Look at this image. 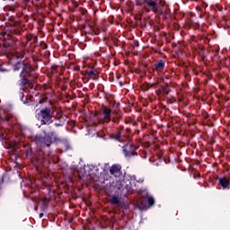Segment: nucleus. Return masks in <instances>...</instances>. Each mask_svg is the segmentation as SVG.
Masks as SVG:
<instances>
[{"instance_id":"7","label":"nucleus","mask_w":230,"mask_h":230,"mask_svg":"<svg viewBox=\"0 0 230 230\" xmlns=\"http://www.w3.org/2000/svg\"><path fill=\"white\" fill-rule=\"evenodd\" d=\"M21 23L19 22H14V26L11 27L9 31H6V35L11 39H17L21 35Z\"/></svg>"},{"instance_id":"9","label":"nucleus","mask_w":230,"mask_h":230,"mask_svg":"<svg viewBox=\"0 0 230 230\" xmlns=\"http://www.w3.org/2000/svg\"><path fill=\"white\" fill-rule=\"evenodd\" d=\"M157 13L159 15H163L164 19L168 20L170 17H172V11L170 10V7L168 5H161L158 7Z\"/></svg>"},{"instance_id":"12","label":"nucleus","mask_w":230,"mask_h":230,"mask_svg":"<svg viewBox=\"0 0 230 230\" xmlns=\"http://www.w3.org/2000/svg\"><path fill=\"white\" fill-rule=\"evenodd\" d=\"M111 175L114 177H121V165L119 164H113L110 169Z\"/></svg>"},{"instance_id":"21","label":"nucleus","mask_w":230,"mask_h":230,"mask_svg":"<svg viewBox=\"0 0 230 230\" xmlns=\"http://www.w3.org/2000/svg\"><path fill=\"white\" fill-rule=\"evenodd\" d=\"M111 139H114V141H121V130H119L116 132V134L111 135Z\"/></svg>"},{"instance_id":"28","label":"nucleus","mask_w":230,"mask_h":230,"mask_svg":"<svg viewBox=\"0 0 230 230\" xmlns=\"http://www.w3.org/2000/svg\"><path fill=\"white\" fill-rule=\"evenodd\" d=\"M0 71H1V73H8V69H6L3 66H0Z\"/></svg>"},{"instance_id":"1","label":"nucleus","mask_w":230,"mask_h":230,"mask_svg":"<svg viewBox=\"0 0 230 230\" xmlns=\"http://www.w3.org/2000/svg\"><path fill=\"white\" fill-rule=\"evenodd\" d=\"M33 141L37 146H42L43 148L47 146V148H49L55 141H60V139L58 138V136H57V132L53 130L49 133H45V136L36 134Z\"/></svg>"},{"instance_id":"19","label":"nucleus","mask_w":230,"mask_h":230,"mask_svg":"<svg viewBox=\"0 0 230 230\" xmlns=\"http://www.w3.org/2000/svg\"><path fill=\"white\" fill-rule=\"evenodd\" d=\"M121 119H123V114L116 113V115L112 117L111 121L112 123H116L117 125H119V121H121Z\"/></svg>"},{"instance_id":"24","label":"nucleus","mask_w":230,"mask_h":230,"mask_svg":"<svg viewBox=\"0 0 230 230\" xmlns=\"http://www.w3.org/2000/svg\"><path fill=\"white\" fill-rule=\"evenodd\" d=\"M49 208V203L41 201V211H46Z\"/></svg>"},{"instance_id":"30","label":"nucleus","mask_w":230,"mask_h":230,"mask_svg":"<svg viewBox=\"0 0 230 230\" xmlns=\"http://www.w3.org/2000/svg\"><path fill=\"white\" fill-rule=\"evenodd\" d=\"M218 51L216 52L215 57L220 60V56L217 55Z\"/></svg>"},{"instance_id":"8","label":"nucleus","mask_w":230,"mask_h":230,"mask_svg":"<svg viewBox=\"0 0 230 230\" xmlns=\"http://www.w3.org/2000/svg\"><path fill=\"white\" fill-rule=\"evenodd\" d=\"M33 80L32 75H23L20 74V80L18 81V85L20 87H27L30 84V82Z\"/></svg>"},{"instance_id":"4","label":"nucleus","mask_w":230,"mask_h":230,"mask_svg":"<svg viewBox=\"0 0 230 230\" xmlns=\"http://www.w3.org/2000/svg\"><path fill=\"white\" fill-rule=\"evenodd\" d=\"M139 4L147 13H149V12L157 13V12H159V6H161V3L155 0H139Z\"/></svg>"},{"instance_id":"3","label":"nucleus","mask_w":230,"mask_h":230,"mask_svg":"<svg viewBox=\"0 0 230 230\" xmlns=\"http://www.w3.org/2000/svg\"><path fill=\"white\" fill-rule=\"evenodd\" d=\"M53 113L51 112V107H45L39 111L36 114V119L40 121V125H51L55 122L53 119Z\"/></svg>"},{"instance_id":"13","label":"nucleus","mask_w":230,"mask_h":230,"mask_svg":"<svg viewBox=\"0 0 230 230\" xmlns=\"http://www.w3.org/2000/svg\"><path fill=\"white\" fill-rule=\"evenodd\" d=\"M218 181H219V185L221 186L222 190H230L229 179H227V177L219 178Z\"/></svg>"},{"instance_id":"17","label":"nucleus","mask_w":230,"mask_h":230,"mask_svg":"<svg viewBox=\"0 0 230 230\" xmlns=\"http://www.w3.org/2000/svg\"><path fill=\"white\" fill-rule=\"evenodd\" d=\"M122 152L125 155V157H132V155H137V153L136 151H130L128 150V147H123Z\"/></svg>"},{"instance_id":"2","label":"nucleus","mask_w":230,"mask_h":230,"mask_svg":"<svg viewBox=\"0 0 230 230\" xmlns=\"http://www.w3.org/2000/svg\"><path fill=\"white\" fill-rule=\"evenodd\" d=\"M25 155L27 159H30L31 161L32 164H50L51 162L46 155H44V152L37 149H33L31 147H29L25 150Z\"/></svg>"},{"instance_id":"35","label":"nucleus","mask_w":230,"mask_h":230,"mask_svg":"<svg viewBox=\"0 0 230 230\" xmlns=\"http://www.w3.org/2000/svg\"><path fill=\"white\" fill-rule=\"evenodd\" d=\"M148 89H150L148 86H146V88L144 89V91H148Z\"/></svg>"},{"instance_id":"31","label":"nucleus","mask_w":230,"mask_h":230,"mask_svg":"<svg viewBox=\"0 0 230 230\" xmlns=\"http://www.w3.org/2000/svg\"><path fill=\"white\" fill-rule=\"evenodd\" d=\"M43 49H48V44L44 43Z\"/></svg>"},{"instance_id":"16","label":"nucleus","mask_w":230,"mask_h":230,"mask_svg":"<svg viewBox=\"0 0 230 230\" xmlns=\"http://www.w3.org/2000/svg\"><path fill=\"white\" fill-rule=\"evenodd\" d=\"M100 73L97 70H90L86 71V75L90 78V80H98V75Z\"/></svg>"},{"instance_id":"20","label":"nucleus","mask_w":230,"mask_h":230,"mask_svg":"<svg viewBox=\"0 0 230 230\" xmlns=\"http://www.w3.org/2000/svg\"><path fill=\"white\" fill-rule=\"evenodd\" d=\"M13 118V114L12 113H7L4 116L0 115V119H2V121H12Z\"/></svg>"},{"instance_id":"22","label":"nucleus","mask_w":230,"mask_h":230,"mask_svg":"<svg viewBox=\"0 0 230 230\" xmlns=\"http://www.w3.org/2000/svg\"><path fill=\"white\" fill-rule=\"evenodd\" d=\"M145 198L147 199V204L149 207H152L154 206V204H155V200L154 199L153 197L146 195Z\"/></svg>"},{"instance_id":"27","label":"nucleus","mask_w":230,"mask_h":230,"mask_svg":"<svg viewBox=\"0 0 230 230\" xmlns=\"http://www.w3.org/2000/svg\"><path fill=\"white\" fill-rule=\"evenodd\" d=\"M72 70L75 71V72L80 71V66H74L72 67Z\"/></svg>"},{"instance_id":"32","label":"nucleus","mask_w":230,"mask_h":230,"mask_svg":"<svg viewBox=\"0 0 230 230\" xmlns=\"http://www.w3.org/2000/svg\"><path fill=\"white\" fill-rule=\"evenodd\" d=\"M11 12H15V7H10Z\"/></svg>"},{"instance_id":"10","label":"nucleus","mask_w":230,"mask_h":230,"mask_svg":"<svg viewBox=\"0 0 230 230\" xmlns=\"http://www.w3.org/2000/svg\"><path fill=\"white\" fill-rule=\"evenodd\" d=\"M35 67L30 62H23L20 75H31Z\"/></svg>"},{"instance_id":"23","label":"nucleus","mask_w":230,"mask_h":230,"mask_svg":"<svg viewBox=\"0 0 230 230\" xmlns=\"http://www.w3.org/2000/svg\"><path fill=\"white\" fill-rule=\"evenodd\" d=\"M22 64L23 62H17L14 64L13 66V71H19L20 69H22Z\"/></svg>"},{"instance_id":"15","label":"nucleus","mask_w":230,"mask_h":230,"mask_svg":"<svg viewBox=\"0 0 230 230\" xmlns=\"http://www.w3.org/2000/svg\"><path fill=\"white\" fill-rule=\"evenodd\" d=\"M37 40H39V39L33 35V34H28L26 36V41L23 43L24 46H28V44H35V42H37Z\"/></svg>"},{"instance_id":"25","label":"nucleus","mask_w":230,"mask_h":230,"mask_svg":"<svg viewBox=\"0 0 230 230\" xmlns=\"http://www.w3.org/2000/svg\"><path fill=\"white\" fill-rule=\"evenodd\" d=\"M162 90H165V91H163V94H164V96H168L171 93V89H166L165 87L162 88Z\"/></svg>"},{"instance_id":"38","label":"nucleus","mask_w":230,"mask_h":230,"mask_svg":"<svg viewBox=\"0 0 230 230\" xmlns=\"http://www.w3.org/2000/svg\"><path fill=\"white\" fill-rule=\"evenodd\" d=\"M121 130H123V127H121Z\"/></svg>"},{"instance_id":"34","label":"nucleus","mask_w":230,"mask_h":230,"mask_svg":"<svg viewBox=\"0 0 230 230\" xmlns=\"http://www.w3.org/2000/svg\"><path fill=\"white\" fill-rule=\"evenodd\" d=\"M100 139H102V141L106 140L105 137H100Z\"/></svg>"},{"instance_id":"33","label":"nucleus","mask_w":230,"mask_h":230,"mask_svg":"<svg viewBox=\"0 0 230 230\" xmlns=\"http://www.w3.org/2000/svg\"><path fill=\"white\" fill-rule=\"evenodd\" d=\"M40 218H42V217H44V213H40Z\"/></svg>"},{"instance_id":"37","label":"nucleus","mask_w":230,"mask_h":230,"mask_svg":"<svg viewBox=\"0 0 230 230\" xmlns=\"http://www.w3.org/2000/svg\"><path fill=\"white\" fill-rule=\"evenodd\" d=\"M46 55H48V57H49V51H47V52H46Z\"/></svg>"},{"instance_id":"6","label":"nucleus","mask_w":230,"mask_h":230,"mask_svg":"<svg viewBox=\"0 0 230 230\" xmlns=\"http://www.w3.org/2000/svg\"><path fill=\"white\" fill-rule=\"evenodd\" d=\"M53 119L55 121L54 127H64L66 125V117L61 111H57L55 115H53Z\"/></svg>"},{"instance_id":"39","label":"nucleus","mask_w":230,"mask_h":230,"mask_svg":"<svg viewBox=\"0 0 230 230\" xmlns=\"http://www.w3.org/2000/svg\"><path fill=\"white\" fill-rule=\"evenodd\" d=\"M35 1H40V0H35Z\"/></svg>"},{"instance_id":"36","label":"nucleus","mask_w":230,"mask_h":230,"mask_svg":"<svg viewBox=\"0 0 230 230\" xmlns=\"http://www.w3.org/2000/svg\"><path fill=\"white\" fill-rule=\"evenodd\" d=\"M9 21L13 22V21H14V18H13V17H11V18L9 19Z\"/></svg>"},{"instance_id":"11","label":"nucleus","mask_w":230,"mask_h":230,"mask_svg":"<svg viewBox=\"0 0 230 230\" xmlns=\"http://www.w3.org/2000/svg\"><path fill=\"white\" fill-rule=\"evenodd\" d=\"M164 67H166V62L163 59H159L154 64V69L156 73H163V71H164Z\"/></svg>"},{"instance_id":"29","label":"nucleus","mask_w":230,"mask_h":230,"mask_svg":"<svg viewBox=\"0 0 230 230\" xmlns=\"http://www.w3.org/2000/svg\"><path fill=\"white\" fill-rule=\"evenodd\" d=\"M163 91H165V90H163V88L162 89H158L157 91H156V94L159 96V94H163Z\"/></svg>"},{"instance_id":"5","label":"nucleus","mask_w":230,"mask_h":230,"mask_svg":"<svg viewBox=\"0 0 230 230\" xmlns=\"http://www.w3.org/2000/svg\"><path fill=\"white\" fill-rule=\"evenodd\" d=\"M112 114V110L105 105L102 106L101 111V118L102 123H111V116Z\"/></svg>"},{"instance_id":"14","label":"nucleus","mask_w":230,"mask_h":230,"mask_svg":"<svg viewBox=\"0 0 230 230\" xmlns=\"http://www.w3.org/2000/svg\"><path fill=\"white\" fill-rule=\"evenodd\" d=\"M110 203H111L113 206H119V208H123L125 204L121 202L118 196H111L110 199Z\"/></svg>"},{"instance_id":"18","label":"nucleus","mask_w":230,"mask_h":230,"mask_svg":"<svg viewBox=\"0 0 230 230\" xmlns=\"http://www.w3.org/2000/svg\"><path fill=\"white\" fill-rule=\"evenodd\" d=\"M92 172H89L86 175H89V177L93 176V173L95 177H100V175H102V172H100V169L98 168V166H93V169H91Z\"/></svg>"},{"instance_id":"26","label":"nucleus","mask_w":230,"mask_h":230,"mask_svg":"<svg viewBox=\"0 0 230 230\" xmlns=\"http://www.w3.org/2000/svg\"><path fill=\"white\" fill-rule=\"evenodd\" d=\"M41 202H47L49 204V202H51V199L50 198H48V197H43L40 199Z\"/></svg>"}]
</instances>
